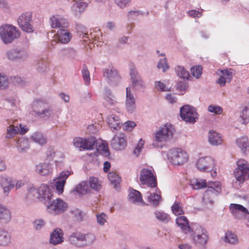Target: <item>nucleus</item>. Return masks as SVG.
Returning <instances> with one entry per match:
<instances>
[{
	"label": "nucleus",
	"instance_id": "6e6552de",
	"mask_svg": "<svg viewBox=\"0 0 249 249\" xmlns=\"http://www.w3.org/2000/svg\"><path fill=\"white\" fill-rule=\"evenodd\" d=\"M140 180L143 185L153 188L157 186L156 177L154 171L147 168H144L141 171Z\"/></svg>",
	"mask_w": 249,
	"mask_h": 249
},
{
	"label": "nucleus",
	"instance_id": "864d4df0",
	"mask_svg": "<svg viewBox=\"0 0 249 249\" xmlns=\"http://www.w3.org/2000/svg\"><path fill=\"white\" fill-rule=\"evenodd\" d=\"M33 227L36 231H40L45 225V222L42 219H37L33 222Z\"/></svg>",
	"mask_w": 249,
	"mask_h": 249
},
{
	"label": "nucleus",
	"instance_id": "13d9d810",
	"mask_svg": "<svg viewBox=\"0 0 249 249\" xmlns=\"http://www.w3.org/2000/svg\"><path fill=\"white\" fill-rule=\"evenodd\" d=\"M12 83L16 86H23L25 85L26 81L19 76H13L11 78Z\"/></svg>",
	"mask_w": 249,
	"mask_h": 249
},
{
	"label": "nucleus",
	"instance_id": "338daca9",
	"mask_svg": "<svg viewBox=\"0 0 249 249\" xmlns=\"http://www.w3.org/2000/svg\"><path fill=\"white\" fill-rule=\"evenodd\" d=\"M130 76L131 80L141 77L135 67L133 65H132L130 68Z\"/></svg>",
	"mask_w": 249,
	"mask_h": 249
},
{
	"label": "nucleus",
	"instance_id": "cd10ccee",
	"mask_svg": "<svg viewBox=\"0 0 249 249\" xmlns=\"http://www.w3.org/2000/svg\"><path fill=\"white\" fill-rule=\"evenodd\" d=\"M50 164L48 162L40 163L36 166V172L41 176H47L51 172Z\"/></svg>",
	"mask_w": 249,
	"mask_h": 249
},
{
	"label": "nucleus",
	"instance_id": "774afa93",
	"mask_svg": "<svg viewBox=\"0 0 249 249\" xmlns=\"http://www.w3.org/2000/svg\"><path fill=\"white\" fill-rule=\"evenodd\" d=\"M131 0H114L116 4L121 8H124L127 6Z\"/></svg>",
	"mask_w": 249,
	"mask_h": 249
},
{
	"label": "nucleus",
	"instance_id": "69168bd1",
	"mask_svg": "<svg viewBox=\"0 0 249 249\" xmlns=\"http://www.w3.org/2000/svg\"><path fill=\"white\" fill-rule=\"evenodd\" d=\"M48 66V63L47 61L43 60H41L38 63V71L40 72H44L47 71Z\"/></svg>",
	"mask_w": 249,
	"mask_h": 249
},
{
	"label": "nucleus",
	"instance_id": "4c0bfd02",
	"mask_svg": "<svg viewBox=\"0 0 249 249\" xmlns=\"http://www.w3.org/2000/svg\"><path fill=\"white\" fill-rule=\"evenodd\" d=\"M19 129L18 126L14 124H10L6 128V132L5 134L6 139H12L14 138L19 132Z\"/></svg>",
	"mask_w": 249,
	"mask_h": 249
},
{
	"label": "nucleus",
	"instance_id": "3c124183",
	"mask_svg": "<svg viewBox=\"0 0 249 249\" xmlns=\"http://www.w3.org/2000/svg\"><path fill=\"white\" fill-rule=\"evenodd\" d=\"M88 4L85 2H77L75 5H73L72 9L76 12L81 13L87 7Z\"/></svg>",
	"mask_w": 249,
	"mask_h": 249
},
{
	"label": "nucleus",
	"instance_id": "1a4fd4ad",
	"mask_svg": "<svg viewBox=\"0 0 249 249\" xmlns=\"http://www.w3.org/2000/svg\"><path fill=\"white\" fill-rule=\"evenodd\" d=\"M17 22L19 28L27 33L34 31L32 24V15L26 12L20 15L18 18Z\"/></svg>",
	"mask_w": 249,
	"mask_h": 249
},
{
	"label": "nucleus",
	"instance_id": "aec40b11",
	"mask_svg": "<svg viewBox=\"0 0 249 249\" xmlns=\"http://www.w3.org/2000/svg\"><path fill=\"white\" fill-rule=\"evenodd\" d=\"M69 243L78 248H83V232L76 231L71 233L68 239Z\"/></svg>",
	"mask_w": 249,
	"mask_h": 249
},
{
	"label": "nucleus",
	"instance_id": "5fc2aeb1",
	"mask_svg": "<svg viewBox=\"0 0 249 249\" xmlns=\"http://www.w3.org/2000/svg\"><path fill=\"white\" fill-rule=\"evenodd\" d=\"M159 69H162V71L164 72L169 69V66L167 63V60L166 57H163L160 59L157 65Z\"/></svg>",
	"mask_w": 249,
	"mask_h": 249
},
{
	"label": "nucleus",
	"instance_id": "de8ad7c7",
	"mask_svg": "<svg viewBox=\"0 0 249 249\" xmlns=\"http://www.w3.org/2000/svg\"><path fill=\"white\" fill-rule=\"evenodd\" d=\"M154 214L157 219L162 222L166 223L170 219L169 215L163 212L156 211Z\"/></svg>",
	"mask_w": 249,
	"mask_h": 249
},
{
	"label": "nucleus",
	"instance_id": "a878e982",
	"mask_svg": "<svg viewBox=\"0 0 249 249\" xmlns=\"http://www.w3.org/2000/svg\"><path fill=\"white\" fill-rule=\"evenodd\" d=\"M55 39L58 40V42L65 44L68 43L71 38L70 33L66 28L60 29L55 35Z\"/></svg>",
	"mask_w": 249,
	"mask_h": 249
},
{
	"label": "nucleus",
	"instance_id": "a18cd8bd",
	"mask_svg": "<svg viewBox=\"0 0 249 249\" xmlns=\"http://www.w3.org/2000/svg\"><path fill=\"white\" fill-rule=\"evenodd\" d=\"M236 142L238 146L243 152H245L247 147H249L248 140L246 137L238 139Z\"/></svg>",
	"mask_w": 249,
	"mask_h": 249
},
{
	"label": "nucleus",
	"instance_id": "4be33fe9",
	"mask_svg": "<svg viewBox=\"0 0 249 249\" xmlns=\"http://www.w3.org/2000/svg\"><path fill=\"white\" fill-rule=\"evenodd\" d=\"M70 175L71 172L69 171H63L61 173L59 179L56 181L54 186L59 194L63 192L66 180Z\"/></svg>",
	"mask_w": 249,
	"mask_h": 249
},
{
	"label": "nucleus",
	"instance_id": "603ef678",
	"mask_svg": "<svg viewBox=\"0 0 249 249\" xmlns=\"http://www.w3.org/2000/svg\"><path fill=\"white\" fill-rule=\"evenodd\" d=\"M133 87L136 89H139L144 87V82L142 79L141 77L131 80Z\"/></svg>",
	"mask_w": 249,
	"mask_h": 249
},
{
	"label": "nucleus",
	"instance_id": "412c9836",
	"mask_svg": "<svg viewBox=\"0 0 249 249\" xmlns=\"http://www.w3.org/2000/svg\"><path fill=\"white\" fill-rule=\"evenodd\" d=\"M125 108L129 113L133 112L136 109L135 99L129 87L126 88Z\"/></svg>",
	"mask_w": 249,
	"mask_h": 249
},
{
	"label": "nucleus",
	"instance_id": "0eeeda50",
	"mask_svg": "<svg viewBox=\"0 0 249 249\" xmlns=\"http://www.w3.org/2000/svg\"><path fill=\"white\" fill-rule=\"evenodd\" d=\"M174 128L171 125H164L155 134L154 145L159 146L158 142H166L170 140L173 137Z\"/></svg>",
	"mask_w": 249,
	"mask_h": 249
},
{
	"label": "nucleus",
	"instance_id": "4468645a",
	"mask_svg": "<svg viewBox=\"0 0 249 249\" xmlns=\"http://www.w3.org/2000/svg\"><path fill=\"white\" fill-rule=\"evenodd\" d=\"M214 164V161L212 158L205 157L200 158L196 165L199 170L206 171L213 169Z\"/></svg>",
	"mask_w": 249,
	"mask_h": 249
},
{
	"label": "nucleus",
	"instance_id": "f257e3e1",
	"mask_svg": "<svg viewBox=\"0 0 249 249\" xmlns=\"http://www.w3.org/2000/svg\"><path fill=\"white\" fill-rule=\"evenodd\" d=\"M208 189L204 193L202 200L204 205L207 208H211L214 199L221 193V188L219 182H208Z\"/></svg>",
	"mask_w": 249,
	"mask_h": 249
},
{
	"label": "nucleus",
	"instance_id": "6ab92c4d",
	"mask_svg": "<svg viewBox=\"0 0 249 249\" xmlns=\"http://www.w3.org/2000/svg\"><path fill=\"white\" fill-rule=\"evenodd\" d=\"M230 210L236 218L241 219L246 214H249L247 209L240 204H231L230 206Z\"/></svg>",
	"mask_w": 249,
	"mask_h": 249
},
{
	"label": "nucleus",
	"instance_id": "c9c22d12",
	"mask_svg": "<svg viewBox=\"0 0 249 249\" xmlns=\"http://www.w3.org/2000/svg\"><path fill=\"white\" fill-rule=\"evenodd\" d=\"M31 140L40 145H43L47 142V140L43 134L40 132L33 133L30 137Z\"/></svg>",
	"mask_w": 249,
	"mask_h": 249
},
{
	"label": "nucleus",
	"instance_id": "b1692460",
	"mask_svg": "<svg viewBox=\"0 0 249 249\" xmlns=\"http://www.w3.org/2000/svg\"><path fill=\"white\" fill-rule=\"evenodd\" d=\"M176 223L184 233L188 234L193 232V229L189 225V221L186 217L184 216L178 217L176 219Z\"/></svg>",
	"mask_w": 249,
	"mask_h": 249
},
{
	"label": "nucleus",
	"instance_id": "393cba45",
	"mask_svg": "<svg viewBox=\"0 0 249 249\" xmlns=\"http://www.w3.org/2000/svg\"><path fill=\"white\" fill-rule=\"evenodd\" d=\"M63 231L59 228L56 229L50 235V243L53 245L61 244L64 241Z\"/></svg>",
	"mask_w": 249,
	"mask_h": 249
},
{
	"label": "nucleus",
	"instance_id": "09e8293b",
	"mask_svg": "<svg viewBox=\"0 0 249 249\" xmlns=\"http://www.w3.org/2000/svg\"><path fill=\"white\" fill-rule=\"evenodd\" d=\"M148 200L152 205L157 206L161 200V196L156 193H153L148 197Z\"/></svg>",
	"mask_w": 249,
	"mask_h": 249
},
{
	"label": "nucleus",
	"instance_id": "2f4dec72",
	"mask_svg": "<svg viewBox=\"0 0 249 249\" xmlns=\"http://www.w3.org/2000/svg\"><path fill=\"white\" fill-rule=\"evenodd\" d=\"M96 236L92 232H83V248L93 245L96 241Z\"/></svg>",
	"mask_w": 249,
	"mask_h": 249
},
{
	"label": "nucleus",
	"instance_id": "e433bc0d",
	"mask_svg": "<svg viewBox=\"0 0 249 249\" xmlns=\"http://www.w3.org/2000/svg\"><path fill=\"white\" fill-rule=\"evenodd\" d=\"M11 242V236L9 233L4 230L0 229V246H7Z\"/></svg>",
	"mask_w": 249,
	"mask_h": 249
},
{
	"label": "nucleus",
	"instance_id": "49530a36",
	"mask_svg": "<svg viewBox=\"0 0 249 249\" xmlns=\"http://www.w3.org/2000/svg\"><path fill=\"white\" fill-rule=\"evenodd\" d=\"M9 80L7 76L0 73V89L4 90L9 87Z\"/></svg>",
	"mask_w": 249,
	"mask_h": 249
},
{
	"label": "nucleus",
	"instance_id": "9d476101",
	"mask_svg": "<svg viewBox=\"0 0 249 249\" xmlns=\"http://www.w3.org/2000/svg\"><path fill=\"white\" fill-rule=\"evenodd\" d=\"M180 115L183 121L190 123L194 124L197 119L195 108L188 105H185L180 108Z\"/></svg>",
	"mask_w": 249,
	"mask_h": 249
},
{
	"label": "nucleus",
	"instance_id": "7ed1b4c3",
	"mask_svg": "<svg viewBox=\"0 0 249 249\" xmlns=\"http://www.w3.org/2000/svg\"><path fill=\"white\" fill-rule=\"evenodd\" d=\"M32 109L36 116L45 120L49 119L54 115L52 107L42 100H34L32 103Z\"/></svg>",
	"mask_w": 249,
	"mask_h": 249
},
{
	"label": "nucleus",
	"instance_id": "f03ea898",
	"mask_svg": "<svg viewBox=\"0 0 249 249\" xmlns=\"http://www.w3.org/2000/svg\"><path fill=\"white\" fill-rule=\"evenodd\" d=\"M237 167L234 171L235 181L233 183L236 188L240 187L241 184L249 178V165L244 160H239L237 161Z\"/></svg>",
	"mask_w": 249,
	"mask_h": 249
},
{
	"label": "nucleus",
	"instance_id": "a19ab883",
	"mask_svg": "<svg viewBox=\"0 0 249 249\" xmlns=\"http://www.w3.org/2000/svg\"><path fill=\"white\" fill-rule=\"evenodd\" d=\"M75 191L80 195H84L89 192V189L87 182L86 181L81 182L76 186Z\"/></svg>",
	"mask_w": 249,
	"mask_h": 249
},
{
	"label": "nucleus",
	"instance_id": "9b49d317",
	"mask_svg": "<svg viewBox=\"0 0 249 249\" xmlns=\"http://www.w3.org/2000/svg\"><path fill=\"white\" fill-rule=\"evenodd\" d=\"M67 208V204L60 198L54 200L47 206L48 212L53 214H59L63 213Z\"/></svg>",
	"mask_w": 249,
	"mask_h": 249
},
{
	"label": "nucleus",
	"instance_id": "2eb2a0df",
	"mask_svg": "<svg viewBox=\"0 0 249 249\" xmlns=\"http://www.w3.org/2000/svg\"><path fill=\"white\" fill-rule=\"evenodd\" d=\"M104 75L107 79L108 83L112 85H116L120 80V76L118 71L111 67L106 69L103 71Z\"/></svg>",
	"mask_w": 249,
	"mask_h": 249
},
{
	"label": "nucleus",
	"instance_id": "39448f33",
	"mask_svg": "<svg viewBox=\"0 0 249 249\" xmlns=\"http://www.w3.org/2000/svg\"><path fill=\"white\" fill-rule=\"evenodd\" d=\"M162 154L163 157L165 155L174 165H182L186 162L188 159L187 153L181 148H173L169 150L167 153L163 152Z\"/></svg>",
	"mask_w": 249,
	"mask_h": 249
},
{
	"label": "nucleus",
	"instance_id": "6e6d98bb",
	"mask_svg": "<svg viewBox=\"0 0 249 249\" xmlns=\"http://www.w3.org/2000/svg\"><path fill=\"white\" fill-rule=\"evenodd\" d=\"M172 211L176 215H181L184 213L180 203L178 202H176L173 204L172 206Z\"/></svg>",
	"mask_w": 249,
	"mask_h": 249
},
{
	"label": "nucleus",
	"instance_id": "c03bdc74",
	"mask_svg": "<svg viewBox=\"0 0 249 249\" xmlns=\"http://www.w3.org/2000/svg\"><path fill=\"white\" fill-rule=\"evenodd\" d=\"M175 71L178 76L183 79H188L189 72L183 67L178 66L175 68Z\"/></svg>",
	"mask_w": 249,
	"mask_h": 249
},
{
	"label": "nucleus",
	"instance_id": "680f3d73",
	"mask_svg": "<svg viewBox=\"0 0 249 249\" xmlns=\"http://www.w3.org/2000/svg\"><path fill=\"white\" fill-rule=\"evenodd\" d=\"M82 73L85 84H89L90 82L89 72L86 66L84 67L82 71Z\"/></svg>",
	"mask_w": 249,
	"mask_h": 249
},
{
	"label": "nucleus",
	"instance_id": "f704fd0d",
	"mask_svg": "<svg viewBox=\"0 0 249 249\" xmlns=\"http://www.w3.org/2000/svg\"><path fill=\"white\" fill-rule=\"evenodd\" d=\"M196 232V235H194L193 237V240L195 243L198 246L204 245L207 242V235L203 231H201V233L199 231Z\"/></svg>",
	"mask_w": 249,
	"mask_h": 249
},
{
	"label": "nucleus",
	"instance_id": "c756f323",
	"mask_svg": "<svg viewBox=\"0 0 249 249\" xmlns=\"http://www.w3.org/2000/svg\"><path fill=\"white\" fill-rule=\"evenodd\" d=\"M60 53L62 56L71 60L76 59L78 57L77 51L72 47L63 48L60 51Z\"/></svg>",
	"mask_w": 249,
	"mask_h": 249
},
{
	"label": "nucleus",
	"instance_id": "f8f14e48",
	"mask_svg": "<svg viewBox=\"0 0 249 249\" xmlns=\"http://www.w3.org/2000/svg\"><path fill=\"white\" fill-rule=\"evenodd\" d=\"M95 140L93 138L84 139L81 137L75 138L73 140V145L81 149L92 150L94 149Z\"/></svg>",
	"mask_w": 249,
	"mask_h": 249
},
{
	"label": "nucleus",
	"instance_id": "7c9ffc66",
	"mask_svg": "<svg viewBox=\"0 0 249 249\" xmlns=\"http://www.w3.org/2000/svg\"><path fill=\"white\" fill-rule=\"evenodd\" d=\"M208 141L211 145L216 146L221 143L222 140L220 134L213 130H210L208 134Z\"/></svg>",
	"mask_w": 249,
	"mask_h": 249
},
{
	"label": "nucleus",
	"instance_id": "72a5a7b5",
	"mask_svg": "<svg viewBox=\"0 0 249 249\" xmlns=\"http://www.w3.org/2000/svg\"><path fill=\"white\" fill-rule=\"evenodd\" d=\"M16 146L20 152H26L29 148V140L27 138L22 137L16 142Z\"/></svg>",
	"mask_w": 249,
	"mask_h": 249
},
{
	"label": "nucleus",
	"instance_id": "dca6fc26",
	"mask_svg": "<svg viewBox=\"0 0 249 249\" xmlns=\"http://www.w3.org/2000/svg\"><path fill=\"white\" fill-rule=\"evenodd\" d=\"M52 196L51 189L45 184H42L37 189V198L44 203L49 202Z\"/></svg>",
	"mask_w": 249,
	"mask_h": 249
},
{
	"label": "nucleus",
	"instance_id": "c85d7f7f",
	"mask_svg": "<svg viewBox=\"0 0 249 249\" xmlns=\"http://www.w3.org/2000/svg\"><path fill=\"white\" fill-rule=\"evenodd\" d=\"M11 213L9 209L0 204V223L6 224L10 221Z\"/></svg>",
	"mask_w": 249,
	"mask_h": 249
},
{
	"label": "nucleus",
	"instance_id": "37998d69",
	"mask_svg": "<svg viewBox=\"0 0 249 249\" xmlns=\"http://www.w3.org/2000/svg\"><path fill=\"white\" fill-rule=\"evenodd\" d=\"M90 187L96 191H99L102 188V185L98 179L94 177H90L89 180Z\"/></svg>",
	"mask_w": 249,
	"mask_h": 249
},
{
	"label": "nucleus",
	"instance_id": "ea45409f",
	"mask_svg": "<svg viewBox=\"0 0 249 249\" xmlns=\"http://www.w3.org/2000/svg\"><path fill=\"white\" fill-rule=\"evenodd\" d=\"M190 185L194 189L197 190L207 187V183L205 180L194 178L190 180Z\"/></svg>",
	"mask_w": 249,
	"mask_h": 249
},
{
	"label": "nucleus",
	"instance_id": "8fccbe9b",
	"mask_svg": "<svg viewBox=\"0 0 249 249\" xmlns=\"http://www.w3.org/2000/svg\"><path fill=\"white\" fill-rule=\"evenodd\" d=\"M225 241L234 244L238 242L237 236L231 231L227 232L225 235Z\"/></svg>",
	"mask_w": 249,
	"mask_h": 249
},
{
	"label": "nucleus",
	"instance_id": "58836bf2",
	"mask_svg": "<svg viewBox=\"0 0 249 249\" xmlns=\"http://www.w3.org/2000/svg\"><path fill=\"white\" fill-rule=\"evenodd\" d=\"M240 117L244 121L243 123L249 122V102L246 103L242 107Z\"/></svg>",
	"mask_w": 249,
	"mask_h": 249
},
{
	"label": "nucleus",
	"instance_id": "79ce46f5",
	"mask_svg": "<svg viewBox=\"0 0 249 249\" xmlns=\"http://www.w3.org/2000/svg\"><path fill=\"white\" fill-rule=\"evenodd\" d=\"M107 177L111 184L117 189V185L119 184L121 181L120 176L115 172L111 171L108 173Z\"/></svg>",
	"mask_w": 249,
	"mask_h": 249
},
{
	"label": "nucleus",
	"instance_id": "4d7b16f0",
	"mask_svg": "<svg viewBox=\"0 0 249 249\" xmlns=\"http://www.w3.org/2000/svg\"><path fill=\"white\" fill-rule=\"evenodd\" d=\"M191 71L194 77L199 78L202 74V68L199 65L194 66L191 68Z\"/></svg>",
	"mask_w": 249,
	"mask_h": 249
},
{
	"label": "nucleus",
	"instance_id": "a211bd4d",
	"mask_svg": "<svg viewBox=\"0 0 249 249\" xmlns=\"http://www.w3.org/2000/svg\"><path fill=\"white\" fill-rule=\"evenodd\" d=\"M126 142L124 134H116L111 141V145L115 150H121L124 148Z\"/></svg>",
	"mask_w": 249,
	"mask_h": 249
},
{
	"label": "nucleus",
	"instance_id": "bf43d9fd",
	"mask_svg": "<svg viewBox=\"0 0 249 249\" xmlns=\"http://www.w3.org/2000/svg\"><path fill=\"white\" fill-rule=\"evenodd\" d=\"M96 218L97 223L101 226H103L106 222H107V216L105 213H101L97 214Z\"/></svg>",
	"mask_w": 249,
	"mask_h": 249
},
{
	"label": "nucleus",
	"instance_id": "0e129e2a",
	"mask_svg": "<svg viewBox=\"0 0 249 249\" xmlns=\"http://www.w3.org/2000/svg\"><path fill=\"white\" fill-rule=\"evenodd\" d=\"M27 197L29 198L35 197L36 195H37V189H36L33 185H29L27 188Z\"/></svg>",
	"mask_w": 249,
	"mask_h": 249
},
{
	"label": "nucleus",
	"instance_id": "20e7f679",
	"mask_svg": "<svg viewBox=\"0 0 249 249\" xmlns=\"http://www.w3.org/2000/svg\"><path fill=\"white\" fill-rule=\"evenodd\" d=\"M20 36V31L11 24H5L0 27V37L5 44L11 43Z\"/></svg>",
	"mask_w": 249,
	"mask_h": 249
},
{
	"label": "nucleus",
	"instance_id": "bb28decb",
	"mask_svg": "<svg viewBox=\"0 0 249 249\" xmlns=\"http://www.w3.org/2000/svg\"><path fill=\"white\" fill-rule=\"evenodd\" d=\"M128 197L129 201L135 204L141 205H145V203L142 199L141 193L136 190H130Z\"/></svg>",
	"mask_w": 249,
	"mask_h": 249
},
{
	"label": "nucleus",
	"instance_id": "423d86ee",
	"mask_svg": "<svg viewBox=\"0 0 249 249\" xmlns=\"http://www.w3.org/2000/svg\"><path fill=\"white\" fill-rule=\"evenodd\" d=\"M6 57L10 61L18 63L25 61L29 57L27 50L24 48H17L6 52Z\"/></svg>",
	"mask_w": 249,
	"mask_h": 249
},
{
	"label": "nucleus",
	"instance_id": "052dcab7",
	"mask_svg": "<svg viewBox=\"0 0 249 249\" xmlns=\"http://www.w3.org/2000/svg\"><path fill=\"white\" fill-rule=\"evenodd\" d=\"M105 105L106 107L110 108L112 107L115 106L118 103L117 99L116 98H105Z\"/></svg>",
	"mask_w": 249,
	"mask_h": 249
},
{
	"label": "nucleus",
	"instance_id": "5701e85b",
	"mask_svg": "<svg viewBox=\"0 0 249 249\" xmlns=\"http://www.w3.org/2000/svg\"><path fill=\"white\" fill-rule=\"evenodd\" d=\"M107 123L110 129L113 131L119 129L122 125L120 116L113 114L107 117Z\"/></svg>",
	"mask_w": 249,
	"mask_h": 249
},
{
	"label": "nucleus",
	"instance_id": "ddd939ff",
	"mask_svg": "<svg viewBox=\"0 0 249 249\" xmlns=\"http://www.w3.org/2000/svg\"><path fill=\"white\" fill-rule=\"evenodd\" d=\"M15 179L7 176H0V186L3 194L8 196L15 187Z\"/></svg>",
	"mask_w": 249,
	"mask_h": 249
},
{
	"label": "nucleus",
	"instance_id": "f3484780",
	"mask_svg": "<svg viewBox=\"0 0 249 249\" xmlns=\"http://www.w3.org/2000/svg\"><path fill=\"white\" fill-rule=\"evenodd\" d=\"M50 23L53 28L63 29L68 27L66 19L59 15H54L50 18Z\"/></svg>",
	"mask_w": 249,
	"mask_h": 249
},
{
	"label": "nucleus",
	"instance_id": "e2e57ef3",
	"mask_svg": "<svg viewBox=\"0 0 249 249\" xmlns=\"http://www.w3.org/2000/svg\"><path fill=\"white\" fill-rule=\"evenodd\" d=\"M208 110L210 112L218 115L222 113L223 109L218 106H214L212 105L208 107Z\"/></svg>",
	"mask_w": 249,
	"mask_h": 249
},
{
	"label": "nucleus",
	"instance_id": "473e14b6",
	"mask_svg": "<svg viewBox=\"0 0 249 249\" xmlns=\"http://www.w3.org/2000/svg\"><path fill=\"white\" fill-rule=\"evenodd\" d=\"M95 148L97 151L101 154L105 156L108 155L109 151L107 146V142L102 140L96 141L94 148Z\"/></svg>",
	"mask_w": 249,
	"mask_h": 249
}]
</instances>
